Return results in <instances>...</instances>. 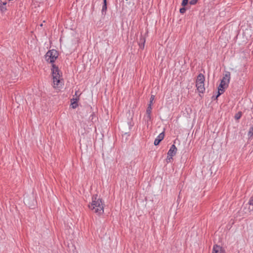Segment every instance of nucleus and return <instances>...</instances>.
Instances as JSON below:
<instances>
[{
    "instance_id": "obj_1",
    "label": "nucleus",
    "mask_w": 253,
    "mask_h": 253,
    "mask_svg": "<svg viewBox=\"0 0 253 253\" xmlns=\"http://www.w3.org/2000/svg\"><path fill=\"white\" fill-rule=\"evenodd\" d=\"M51 71L54 84L58 87H62L63 85L62 72L55 64L51 65Z\"/></svg>"
},
{
    "instance_id": "obj_2",
    "label": "nucleus",
    "mask_w": 253,
    "mask_h": 253,
    "mask_svg": "<svg viewBox=\"0 0 253 253\" xmlns=\"http://www.w3.org/2000/svg\"><path fill=\"white\" fill-rule=\"evenodd\" d=\"M230 72L229 71H225L223 74V77L221 80L220 83L217 87V89L222 92H225V89L227 88L228 86L230 81Z\"/></svg>"
},
{
    "instance_id": "obj_3",
    "label": "nucleus",
    "mask_w": 253,
    "mask_h": 253,
    "mask_svg": "<svg viewBox=\"0 0 253 253\" xmlns=\"http://www.w3.org/2000/svg\"><path fill=\"white\" fill-rule=\"evenodd\" d=\"M89 209L98 215L104 212V206L102 199L99 200L96 203H90L88 205Z\"/></svg>"
},
{
    "instance_id": "obj_4",
    "label": "nucleus",
    "mask_w": 253,
    "mask_h": 253,
    "mask_svg": "<svg viewBox=\"0 0 253 253\" xmlns=\"http://www.w3.org/2000/svg\"><path fill=\"white\" fill-rule=\"evenodd\" d=\"M58 51L55 49L49 50L44 55L45 59L48 63L51 65L55 64L56 60L58 57Z\"/></svg>"
},
{
    "instance_id": "obj_5",
    "label": "nucleus",
    "mask_w": 253,
    "mask_h": 253,
    "mask_svg": "<svg viewBox=\"0 0 253 253\" xmlns=\"http://www.w3.org/2000/svg\"><path fill=\"white\" fill-rule=\"evenodd\" d=\"M165 135V130L159 134L154 140V144L157 146L160 144L161 142L164 139Z\"/></svg>"
},
{
    "instance_id": "obj_6",
    "label": "nucleus",
    "mask_w": 253,
    "mask_h": 253,
    "mask_svg": "<svg viewBox=\"0 0 253 253\" xmlns=\"http://www.w3.org/2000/svg\"><path fill=\"white\" fill-rule=\"evenodd\" d=\"M177 151V149L175 145L174 144H172L168 152V155H169V156H170L171 158V157H173L174 156H175L176 154Z\"/></svg>"
},
{
    "instance_id": "obj_7",
    "label": "nucleus",
    "mask_w": 253,
    "mask_h": 253,
    "mask_svg": "<svg viewBox=\"0 0 253 253\" xmlns=\"http://www.w3.org/2000/svg\"><path fill=\"white\" fill-rule=\"evenodd\" d=\"M212 253H225V251L220 246L214 245L213 247Z\"/></svg>"
},
{
    "instance_id": "obj_8",
    "label": "nucleus",
    "mask_w": 253,
    "mask_h": 253,
    "mask_svg": "<svg viewBox=\"0 0 253 253\" xmlns=\"http://www.w3.org/2000/svg\"><path fill=\"white\" fill-rule=\"evenodd\" d=\"M80 100L79 96L71 99V105L73 109H76L78 106V102Z\"/></svg>"
},
{
    "instance_id": "obj_9",
    "label": "nucleus",
    "mask_w": 253,
    "mask_h": 253,
    "mask_svg": "<svg viewBox=\"0 0 253 253\" xmlns=\"http://www.w3.org/2000/svg\"><path fill=\"white\" fill-rule=\"evenodd\" d=\"M145 41V38L141 35L140 37L139 41L138 42L139 48L141 50H143L144 48Z\"/></svg>"
},
{
    "instance_id": "obj_10",
    "label": "nucleus",
    "mask_w": 253,
    "mask_h": 253,
    "mask_svg": "<svg viewBox=\"0 0 253 253\" xmlns=\"http://www.w3.org/2000/svg\"><path fill=\"white\" fill-rule=\"evenodd\" d=\"M205 81V78L204 75L202 73H200L197 77L196 83L204 84Z\"/></svg>"
},
{
    "instance_id": "obj_11",
    "label": "nucleus",
    "mask_w": 253,
    "mask_h": 253,
    "mask_svg": "<svg viewBox=\"0 0 253 253\" xmlns=\"http://www.w3.org/2000/svg\"><path fill=\"white\" fill-rule=\"evenodd\" d=\"M196 86L197 87V89L199 93H204V92L205 90V88L204 86V84L197 83L196 84Z\"/></svg>"
},
{
    "instance_id": "obj_12",
    "label": "nucleus",
    "mask_w": 253,
    "mask_h": 253,
    "mask_svg": "<svg viewBox=\"0 0 253 253\" xmlns=\"http://www.w3.org/2000/svg\"><path fill=\"white\" fill-rule=\"evenodd\" d=\"M107 10V2H103L101 13L103 15H105Z\"/></svg>"
},
{
    "instance_id": "obj_13",
    "label": "nucleus",
    "mask_w": 253,
    "mask_h": 253,
    "mask_svg": "<svg viewBox=\"0 0 253 253\" xmlns=\"http://www.w3.org/2000/svg\"><path fill=\"white\" fill-rule=\"evenodd\" d=\"M147 126L149 125V122L152 121V117L151 114H146L144 118Z\"/></svg>"
},
{
    "instance_id": "obj_14",
    "label": "nucleus",
    "mask_w": 253,
    "mask_h": 253,
    "mask_svg": "<svg viewBox=\"0 0 253 253\" xmlns=\"http://www.w3.org/2000/svg\"><path fill=\"white\" fill-rule=\"evenodd\" d=\"M127 125H128V126H129V129L130 130L131 129L132 127L134 125V123L133 122V116H131L130 119L128 118V120H127Z\"/></svg>"
},
{
    "instance_id": "obj_15",
    "label": "nucleus",
    "mask_w": 253,
    "mask_h": 253,
    "mask_svg": "<svg viewBox=\"0 0 253 253\" xmlns=\"http://www.w3.org/2000/svg\"><path fill=\"white\" fill-rule=\"evenodd\" d=\"M224 92H222L219 90H218L217 92V94L215 95H213L211 97L212 100H217L218 97H219L222 94H223Z\"/></svg>"
},
{
    "instance_id": "obj_16",
    "label": "nucleus",
    "mask_w": 253,
    "mask_h": 253,
    "mask_svg": "<svg viewBox=\"0 0 253 253\" xmlns=\"http://www.w3.org/2000/svg\"><path fill=\"white\" fill-rule=\"evenodd\" d=\"M102 199L98 197L97 194L93 195L92 197V202L91 203H96L97 201H99V200Z\"/></svg>"
},
{
    "instance_id": "obj_17",
    "label": "nucleus",
    "mask_w": 253,
    "mask_h": 253,
    "mask_svg": "<svg viewBox=\"0 0 253 253\" xmlns=\"http://www.w3.org/2000/svg\"><path fill=\"white\" fill-rule=\"evenodd\" d=\"M242 114H243V113L241 111H239L238 113H237L235 114V115L234 116V119L236 120H239L242 117Z\"/></svg>"
},
{
    "instance_id": "obj_18",
    "label": "nucleus",
    "mask_w": 253,
    "mask_h": 253,
    "mask_svg": "<svg viewBox=\"0 0 253 253\" xmlns=\"http://www.w3.org/2000/svg\"><path fill=\"white\" fill-rule=\"evenodd\" d=\"M152 109V106L151 105H148V107L146 109V114H151V115Z\"/></svg>"
},
{
    "instance_id": "obj_19",
    "label": "nucleus",
    "mask_w": 253,
    "mask_h": 253,
    "mask_svg": "<svg viewBox=\"0 0 253 253\" xmlns=\"http://www.w3.org/2000/svg\"><path fill=\"white\" fill-rule=\"evenodd\" d=\"M96 118V116H95V115L94 114V112H93L91 115L90 116H89V120L92 122V123H93L95 121V120H94V119H95Z\"/></svg>"
},
{
    "instance_id": "obj_20",
    "label": "nucleus",
    "mask_w": 253,
    "mask_h": 253,
    "mask_svg": "<svg viewBox=\"0 0 253 253\" xmlns=\"http://www.w3.org/2000/svg\"><path fill=\"white\" fill-rule=\"evenodd\" d=\"M188 8L186 7V6H182L179 9V12L181 14H183L186 12V11L187 10Z\"/></svg>"
},
{
    "instance_id": "obj_21",
    "label": "nucleus",
    "mask_w": 253,
    "mask_h": 253,
    "mask_svg": "<svg viewBox=\"0 0 253 253\" xmlns=\"http://www.w3.org/2000/svg\"><path fill=\"white\" fill-rule=\"evenodd\" d=\"M248 135L250 136V137H253V126H251L250 128L249 132H248Z\"/></svg>"
},
{
    "instance_id": "obj_22",
    "label": "nucleus",
    "mask_w": 253,
    "mask_h": 253,
    "mask_svg": "<svg viewBox=\"0 0 253 253\" xmlns=\"http://www.w3.org/2000/svg\"><path fill=\"white\" fill-rule=\"evenodd\" d=\"M188 3H189V0H182L181 5L182 6H186L188 5Z\"/></svg>"
},
{
    "instance_id": "obj_23",
    "label": "nucleus",
    "mask_w": 253,
    "mask_h": 253,
    "mask_svg": "<svg viewBox=\"0 0 253 253\" xmlns=\"http://www.w3.org/2000/svg\"><path fill=\"white\" fill-rule=\"evenodd\" d=\"M154 99H155V95H151L150 99V101H149V103L148 105H151V106H152V105H153V101L154 100Z\"/></svg>"
},
{
    "instance_id": "obj_24",
    "label": "nucleus",
    "mask_w": 253,
    "mask_h": 253,
    "mask_svg": "<svg viewBox=\"0 0 253 253\" xmlns=\"http://www.w3.org/2000/svg\"><path fill=\"white\" fill-rule=\"evenodd\" d=\"M5 5L0 4V10L1 12H4L7 10L6 7H4Z\"/></svg>"
},
{
    "instance_id": "obj_25",
    "label": "nucleus",
    "mask_w": 253,
    "mask_h": 253,
    "mask_svg": "<svg viewBox=\"0 0 253 253\" xmlns=\"http://www.w3.org/2000/svg\"><path fill=\"white\" fill-rule=\"evenodd\" d=\"M198 0H191L189 3L191 5H195L198 2Z\"/></svg>"
},
{
    "instance_id": "obj_26",
    "label": "nucleus",
    "mask_w": 253,
    "mask_h": 253,
    "mask_svg": "<svg viewBox=\"0 0 253 253\" xmlns=\"http://www.w3.org/2000/svg\"><path fill=\"white\" fill-rule=\"evenodd\" d=\"M170 158V156H169V155H168L167 158L166 159V161H167V163H170L171 162V160H173L172 157H171V158Z\"/></svg>"
},
{
    "instance_id": "obj_27",
    "label": "nucleus",
    "mask_w": 253,
    "mask_h": 253,
    "mask_svg": "<svg viewBox=\"0 0 253 253\" xmlns=\"http://www.w3.org/2000/svg\"><path fill=\"white\" fill-rule=\"evenodd\" d=\"M0 4H3V5H6L7 2L6 1L2 2L1 0H0Z\"/></svg>"
},
{
    "instance_id": "obj_28",
    "label": "nucleus",
    "mask_w": 253,
    "mask_h": 253,
    "mask_svg": "<svg viewBox=\"0 0 253 253\" xmlns=\"http://www.w3.org/2000/svg\"><path fill=\"white\" fill-rule=\"evenodd\" d=\"M77 92H78V91H76V92H75V95H76L77 96H77Z\"/></svg>"
},
{
    "instance_id": "obj_29",
    "label": "nucleus",
    "mask_w": 253,
    "mask_h": 253,
    "mask_svg": "<svg viewBox=\"0 0 253 253\" xmlns=\"http://www.w3.org/2000/svg\"><path fill=\"white\" fill-rule=\"evenodd\" d=\"M103 2H107V0H103Z\"/></svg>"
},
{
    "instance_id": "obj_30",
    "label": "nucleus",
    "mask_w": 253,
    "mask_h": 253,
    "mask_svg": "<svg viewBox=\"0 0 253 253\" xmlns=\"http://www.w3.org/2000/svg\"><path fill=\"white\" fill-rule=\"evenodd\" d=\"M128 115H129V116H128V117H130V112H129V113H128Z\"/></svg>"
},
{
    "instance_id": "obj_31",
    "label": "nucleus",
    "mask_w": 253,
    "mask_h": 253,
    "mask_svg": "<svg viewBox=\"0 0 253 253\" xmlns=\"http://www.w3.org/2000/svg\"><path fill=\"white\" fill-rule=\"evenodd\" d=\"M13 0H8V1H12Z\"/></svg>"
}]
</instances>
